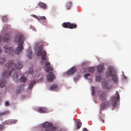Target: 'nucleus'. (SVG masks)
<instances>
[{"instance_id": "f257e3e1", "label": "nucleus", "mask_w": 131, "mask_h": 131, "mask_svg": "<svg viewBox=\"0 0 131 131\" xmlns=\"http://www.w3.org/2000/svg\"><path fill=\"white\" fill-rule=\"evenodd\" d=\"M8 69H12L10 71L6 70L1 73V79H0V87L3 88L5 85L6 81L4 78L11 76L12 78L15 81L18 80V77L19 74L15 71V68L16 69L19 70L22 68V66L21 63L19 62H17L15 65L14 62L9 61L6 65Z\"/></svg>"}, {"instance_id": "f03ea898", "label": "nucleus", "mask_w": 131, "mask_h": 131, "mask_svg": "<svg viewBox=\"0 0 131 131\" xmlns=\"http://www.w3.org/2000/svg\"><path fill=\"white\" fill-rule=\"evenodd\" d=\"M24 37L22 35L18 34L14 39V41L18 42L19 44L15 50V52L17 54H19L22 49L23 44L24 42Z\"/></svg>"}, {"instance_id": "7ed1b4c3", "label": "nucleus", "mask_w": 131, "mask_h": 131, "mask_svg": "<svg viewBox=\"0 0 131 131\" xmlns=\"http://www.w3.org/2000/svg\"><path fill=\"white\" fill-rule=\"evenodd\" d=\"M24 37L22 35L18 34L14 39V41L18 42L19 44L15 50V52L17 54H19L22 49L23 44L24 42Z\"/></svg>"}, {"instance_id": "20e7f679", "label": "nucleus", "mask_w": 131, "mask_h": 131, "mask_svg": "<svg viewBox=\"0 0 131 131\" xmlns=\"http://www.w3.org/2000/svg\"><path fill=\"white\" fill-rule=\"evenodd\" d=\"M42 127L46 128L45 130H42L41 128L40 131H58L59 128L58 125H53L52 123L46 122L42 124Z\"/></svg>"}, {"instance_id": "39448f33", "label": "nucleus", "mask_w": 131, "mask_h": 131, "mask_svg": "<svg viewBox=\"0 0 131 131\" xmlns=\"http://www.w3.org/2000/svg\"><path fill=\"white\" fill-rule=\"evenodd\" d=\"M92 90V94L93 95H95L96 96H98L100 95L99 97L100 100L102 101L106 100L107 98V95L104 92H101L100 89L98 88L91 87Z\"/></svg>"}, {"instance_id": "423d86ee", "label": "nucleus", "mask_w": 131, "mask_h": 131, "mask_svg": "<svg viewBox=\"0 0 131 131\" xmlns=\"http://www.w3.org/2000/svg\"><path fill=\"white\" fill-rule=\"evenodd\" d=\"M39 48V51L37 53V55L38 56H40L41 60V62L42 63H44L46 62L45 59L47 56V53L45 50H42V47H40Z\"/></svg>"}, {"instance_id": "0eeeda50", "label": "nucleus", "mask_w": 131, "mask_h": 131, "mask_svg": "<svg viewBox=\"0 0 131 131\" xmlns=\"http://www.w3.org/2000/svg\"><path fill=\"white\" fill-rule=\"evenodd\" d=\"M115 95L116 96H114L111 98V104L113 108L116 107L117 104L116 102L118 101V100L120 99L119 94L117 91L116 92Z\"/></svg>"}, {"instance_id": "6e6552de", "label": "nucleus", "mask_w": 131, "mask_h": 131, "mask_svg": "<svg viewBox=\"0 0 131 131\" xmlns=\"http://www.w3.org/2000/svg\"><path fill=\"white\" fill-rule=\"evenodd\" d=\"M62 26L65 28H68L71 29L75 28L77 27L76 24L69 22L64 23L62 24Z\"/></svg>"}, {"instance_id": "1a4fd4ad", "label": "nucleus", "mask_w": 131, "mask_h": 131, "mask_svg": "<svg viewBox=\"0 0 131 131\" xmlns=\"http://www.w3.org/2000/svg\"><path fill=\"white\" fill-rule=\"evenodd\" d=\"M115 72L114 68L111 66H110L108 68V71L106 73V75L107 77H112L114 74L113 73H114Z\"/></svg>"}, {"instance_id": "9d476101", "label": "nucleus", "mask_w": 131, "mask_h": 131, "mask_svg": "<svg viewBox=\"0 0 131 131\" xmlns=\"http://www.w3.org/2000/svg\"><path fill=\"white\" fill-rule=\"evenodd\" d=\"M110 105V103L108 101H106L101 104V107L102 109H104L108 107Z\"/></svg>"}, {"instance_id": "9b49d317", "label": "nucleus", "mask_w": 131, "mask_h": 131, "mask_svg": "<svg viewBox=\"0 0 131 131\" xmlns=\"http://www.w3.org/2000/svg\"><path fill=\"white\" fill-rule=\"evenodd\" d=\"M54 78V75L50 72L49 74L47 77V81L49 82H51L53 80Z\"/></svg>"}, {"instance_id": "f8f14e48", "label": "nucleus", "mask_w": 131, "mask_h": 131, "mask_svg": "<svg viewBox=\"0 0 131 131\" xmlns=\"http://www.w3.org/2000/svg\"><path fill=\"white\" fill-rule=\"evenodd\" d=\"M50 63L49 62H47L45 63V66L46 68V71L49 72V70L52 71L53 70V68L52 67H50Z\"/></svg>"}, {"instance_id": "ddd939ff", "label": "nucleus", "mask_w": 131, "mask_h": 131, "mask_svg": "<svg viewBox=\"0 0 131 131\" xmlns=\"http://www.w3.org/2000/svg\"><path fill=\"white\" fill-rule=\"evenodd\" d=\"M5 52L9 54H12L13 52V50L12 48L7 47L5 48Z\"/></svg>"}, {"instance_id": "4468645a", "label": "nucleus", "mask_w": 131, "mask_h": 131, "mask_svg": "<svg viewBox=\"0 0 131 131\" xmlns=\"http://www.w3.org/2000/svg\"><path fill=\"white\" fill-rule=\"evenodd\" d=\"M76 70L75 67H73L71 68L67 72V74L69 75H71L73 74L76 71Z\"/></svg>"}, {"instance_id": "2eb2a0df", "label": "nucleus", "mask_w": 131, "mask_h": 131, "mask_svg": "<svg viewBox=\"0 0 131 131\" xmlns=\"http://www.w3.org/2000/svg\"><path fill=\"white\" fill-rule=\"evenodd\" d=\"M24 86L23 85H20L18 86L15 91L17 93H20V92H22L23 90Z\"/></svg>"}, {"instance_id": "dca6fc26", "label": "nucleus", "mask_w": 131, "mask_h": 131, "mask_svg": "<svg viewBox=\"0 0 131 131\" xmlns=\"http://www.w3.org/2000/svg\"><path fill=\"white\" fill-rule=\"evenodd\" d=\"M102 84L103 88L104 89L108 90L110 88V86L106 81L102 82Z\"/></svg>"}, {"instance_id": "f3484780", "label": "nucleus", "mask_w": 131, "mask_h": 131, "mask_svg": "<svg viewBox=\"0 0 131 131\" xmlns=\"http://www.w3.org/2000/svg\"><path fill=\"white\" fill-rule=\"evenodd\" d=\"M36 81L35 80L31 81L29 82V85L28 87V89L31 90L32 89V87L34 84L36 83Z\"/></svg>"}, {"instance_id": "a211bd4d", "label": "nucleus", "mask_w": 131, "mask_h": 131, "mask_svg": "<svg viewBox=\"0 0 131 131\" xmlns=\"http://www.w3.org/2000/svg\"><path fill=\"white\" fill-rule=\"evenodd\" d=\"M38 111L41 113H45L47 111V110L45 107H39L38 109Z\"/></svg>"}, {"instance_id": "6ab92c4d", "label": "nucleus", "mask_w": 131, "mask_h": 131, "mask_svg": "<svg viewBox=\"0 0 131 131\" xmlns=\"http://www.w3.org/2000/svg\"><path fill=\"white\" fill-rule=\"evenodd\" d=\"M39 6L42 9H46L47 8V6L45 3L40 2L38 3Z\"/></svg>"}, {"instance_id": "aec40b11", "label": "nucleus", "mask_w": 131, "mask_h": 131, "mask_svg": "<svg viewBox=\"0 0 131 131\" xmlns=\"http://www.w3.org/2000/svg\"><path fill=\"white\" fill-rule=\"evenodd\" d=\"M112 80L115 83H117L118 82V78L116 74H114L113 75Z\"/></svg>"}, {"instance_id": "412c9836", "label": "nucleus", "mask_w": 131, "mask_h": 131, "mask_svg": "<svg viewBox=\"0 0 131 131\" xmlns=\"http://www.w3.org/2000/svg\"><path fill=\"white\" fill-rule=\"evenodd\" d=\"M58 89L57 85L56 84H53L49 88V89L50 90H57Z\"/></svg>"}, {"instance_id": "4be33fe9", "label": "nucleus", "mask_w": 131, "mask_h": 131, "mask_svg": "<svg viewBox=\"0 0 131 131\" xmlns=\"http://www.w3.org/2000/svg\"><path fill=\"white\" fill-rule=\"evenodd\" d=\"M10 35L9 34H6V35L3 37V40L5 42H7L10 38Z\"/></svg>"}, {"instance_id": "5701e85b", "label": "nucleus", "mask_w": 131, "mask_h": 131, "mask_svg": "<svg viewBox=\"0 0 131 131\" xmlns=\"http://www.w3.org/2000/svg\"><path fill=\"white\" fill-rule=\"evenodd\" d=\"M28 54L27 57L29 58H31L32 52L30 48H29L27 50Z\"/></svg>"}, {"instance_id": "b1692460", "label": "nucleus", "mask_w": 131, "mask_h": 131, "mask_svg": "<svg viewBox=\"0 0 131 131\" xmlns=\"http://www.w3.org/2000/svg\"><path fill=\"white\" fill-rule=\"evenodd\" d=\"M6 61V59L3 57L0 56V65H2Z\"/></svg>"}, {"instance_id": "393cba45", "label": "nucleus", "mask_w": 131, "mask_h": 131, "mask_svg": "<svg viewBox=\"0 0 131 131\" xmlns=\"http://www.w3.org/2000/svg\"><path fill=\"white\" fill-rule=\"evenodd\" d=\"M103 67L101 65H99L97 67V72L99 73H100L103 70Z\"/></svg>"}, {"instance_id": "a878e982", "label": "nucleus", "mask_w": 131, "mask_h": 131, "mask_svg": "<svg viewBox=\"0 0 131 131\" xmlns=\"http://www.w3.org/2000/svg\"><path fill=\"white\" fill-rule=\"evenodd\" d=\"M72 2L71 1H69L66 4V7L68 10H69L71 7Z\"/></svg>"}, {"instance_id": "bb28decb", "label": "nucleus", "mask_w": 131, "mask_h": 131, "mask_svg": "<svg viewBox=\"0 0 131 131\" xmlns=\"http://www.w3.org/2000/svg\"><path fill=\"white\" fill-rule=\"evenodd\" d=\"M9 113V112L8 111H6L3 112H0V117H2L4 115L8 114Z\"/></svg>"}, {"instance_id": "cd10ccee", "label": "nucleus", "mask_w": 131, "mask_h": 131, "mask_svg": "<svg viewBox=\"0 0 131 131\" xmlns=\"http://www.w3.org/2000/svg\"><path fill=\"white\" fill-rule=\"evenodd\" d=\"M20 81L23 83H25L26 81V79L24 76H22V77L20 78Z\"/></svg>"}, {"instance_id": "c85d7f7f", "label": "nucleus", "mask_w": 131, "mask_h": 131, "mask_svg": "<svg viewBox=\"0 0 131 131\" xmlns=\"http://www.w3.org/2000/svg\"><path fill=\"white\" fill-rule=\"evenodd\" d=\"M88 70L90 72L93 73L95 71V68L93 67H90L88 68Z\"/></svg>"}, {"instance_id": "c756f323", "label": "nucleus", "mask_w": 131, "mask_h": 131, "mask_svg": "<svg viewBox=\"0 0 131 131\" xmlns=\"http://www.w3.org/2000/svg\"><path fill=\"white\" fill-rule=\"evenodd\" d=\"M34 71L32 68H30L29 70L28 74H34Z\"/></svg>"}, {"instance_id": "7c9ffc66", "label": "nucleus", "mask_w": 131, "mask_h": 131, "mask_svg": "<svg viewBox=\"0 0 131 131\" xmlns=\"http://www.w3.org/2000/svg\"><path fill=\"white\" fill-rule=\"evenodd\" d=\"M81 123L80 122L78 121L77 123L76 126L78 129H79L81 127Z\"/></svg>"}, {"instance_id": "2f4dec72", "label": "nucleus", "mask_w": 131, "mask_h": 131, "mask_svg": "<svg viewBox=\"0 0 131 131\" xmlns=\"http://www.w3.org/2000/svg\"><path fill=\"white\" fill-rule=\"evenodd\" d=\"M10 125L15 124L17 121V120L14 119H10Z\"/></svg>"}, {"instance_id": "473e14b6", "label": "nucleus", "mask_w": 131, "mask_h": 131, "mask_svg": "<svg viewBox=\"0 0 131 131\" xmlns=\"http://www.w3.org/2000/svg\"><path fill=\"white\" fill-rule=\"evenodd\" d=\"M3 124H4L10 125V119L8 120L4 121V122L3 123Z\"/></svg>"}, {"instance_id": "72a5a7b5", "label": "nucleus", "mask_w": 131, "mask_h": 131, "mask_svg": "<svg viewBox=\"0 0 131 131\" xmlns=\"http://www.w3.org/2000/svg\"><path fill=\"white\" fill-rule=\"evenodd\" d=\"M103 116L102 115H100V120L103 123L104 122L103 118Z\"/></svg>"}, {"instance_id": "f704fd0d", "label": "nucleus", "mask_w": 131, "mask_h": 131, "mask_svg": "<svg viewBox=\"0 0 131 131\" xmlns=\"http://www.w3.org/2000/svg\"><path fill=\"white\" fill-rule=\"evenodd\" d=\"M4 127V126L2 124H0V130H3Z\"/></svg>"}, {"instance_id": "c9c22d12", "label": "nucleus", "mask_w": 131, "mask_h": 131, "mask_svg": "<svg viewBox=\"0 0 131 131\" xmlns=\"http://www.w3.org/2000/svg\"><path fill=\"white\" fill-rule=\"evenodd\" d=\"M2 20L4 22H6L7 20V19L6 16H4L2 18Z\"/></svg>"}, {"instance_id": "e433bc0d", "label": "nucleus", "mask_w": 131, "mask_h": 131, "mask_svg": "<svg viewBox=\"0 0 131 131\" xmlns=\"http://www.w3.org/2000/svg\"><path fill=\"white\" fill-rule=\"evenodd\" d=\"M101 79V78L99 76H97L96 78V80L97 81H99Z\"/></svg>"}, {"instance_id": "4c0bfd02", "label": "nucleus", "mask_w": 131, "mask_h": 131, "mask_svg": "<svg viewBox=\"0 0 131 131\" xmlns=\"http://www.w3.org/2000/svg\"><path fill=\"white\" fill-rule=\"evenodd\" d=\"M39 17H40V20L41 19H46V18L44 16H39Z\"/></svg>"}, {"instance_id": "58836bf2", "label": "nucleus", "mask_w": 131, "mask_h": 131, "mask_svg": "<svg viewBox=\"0 0 131 131\" xmlns=\"http://www.w3.org/2000/svg\"><path fill=\"white\" fill-rule=\"evenodd\" d=\"M33 16L35 18H36L37 20H40V17H38V16L35 15H34Z\"/></svg>"}, {"instance_id": "ea45409f", "label": "nucleus", "mask_w": 131, "mask_h": 131, "mask_svg": "<svg viewBox=\"0 0 131 131\" xmlns=\"http://www.w3.org/2000/svg\"><path fill=\"white\" fill-rule=\"evenodd\" d=\"M90 75V73H86L84 74V77L85 78H86L88 76Z\"/></svg>"}, {"instance_id": "a19ab883", "label": "nucleus", "mask_w": 131, "mask_h": 131, "mask_svg": "<svg viewBox=\"0 0 131 131\" xmlns=\"http://www.w3.org/2000/svg\"><path fill=\"white\" fill-rule=\"evenodd\" d=\"M5 105L6 106H8L9 105V104L8 101H7L5 102Z\"/></svg>"}, {"instance_id": "79ce46f5", "label": "nucleus", "mask_w": 131, "mask_h": 131, "mask_svg": "<svg viewBox=\"0 0 131 131\" xmlns=\"http://www.w3.org/2000/svg\"><path fill=\"white\" fill-rule=\"evenodd\" d=\"M43 80V78H41L39 80H38V82H41V81L42 80Z\"/></svg>"}, {"instance_id": "37998d69", "label": "nucleus", "mask_w": 131, "mask_h": 131, "mask_svg": "<svg viewBox=\"0 0 131 131\" xmlns=\"http://www.w3.org/2000/svg\"><path fill=\"white\" fill-rule=\"evenodd\" d=\"M83 131H89L88 130L85 128H83Z\"/></svg>"}, {"instance_id": "c03bdc74", "label": "nucleus", "mask_w": 131, "mask_h": 131, "mask_svg": "<svg viewBox=\"0 0 131 131\" xmlns=\"http://www.w3.org/2000/svg\"><path fill=\"white\" fill-rule=\"evenodd\" d=\"M2 36L0 35V42H1L2 40Z\"/></svg>"}]
</instances>
